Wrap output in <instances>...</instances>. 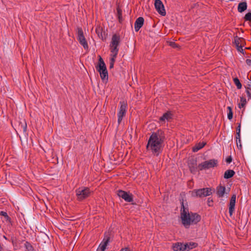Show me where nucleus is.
Here are the masks:
<instances>
[{
    "mask_svg": "<svg viewBox=\"0 0 251 251\" xmlns=\"http://www.w3.org/2000/svg\"><path fill=\"white\" fill-rule=\"evenodd\" d=\"M180 218L183 226L189 228L191 225L198 224L201 220V216L196 213L189 212L188 208L185 207L184 203L181 202Z\"/></svg>",
    "mask_w": 251,
    "mask_h": 251,
    "instance_id": "nucleus-2",
    "label": "nucleus"
},
{
    "mask_svg": "<svg viewBox=\"0 0 251 251\" xmlns=\"http://www.w3.org/2000/svg\"><path fill=\"white\" fill-rule=\"evenodd\" d=\"M247 103V101L246 99L241 97L240 99V103H239V107L240 108H243L245 106Z\"/></svg>",
    "mask_w": 251,
    "mask_h": 251,
    "instance_id": "nucleus-27",
    "label": "nucleus"
},
{
    "mask_svg": "<svg viewBox=\"0 0 251 251\" xmlns=\"http://www.w3.org/2000/svg\"><path fill=\"white\" fill-rule=\"evenodd\" d=\"M120 43V36L116 34H114L112 37L109 46L111 54H113L114 56L118 54L119 52L118 46H119Z\"/></svg>",
    "mask_w": 251,
    "mask_h": 251,
    "instance_id": "nucleus-6",
    "label": "nucleus"
},
{
    "mask_svg": "<svg viewBox=\"0 0 251 251\" xmlns=\"http://www.w3.org/2000/svg\"><path fill=\"white\" fill-rule=\"evenodd\" d=\"M110 242V237L106 236L104 237L96 251H104Z\"/></svg>",
    "mask_w": 251,
    "mask_h": 251,
    "instance_id": "nucleus-13",
    "label": "nucleus"
},
{
    "mask_svg": "<svg viewBox=\"0 0 251 251\" xmlns=\"http://www.w3.org/2000/svg\"><path fill=\"white\" fill-rule=\"evenodd\" d=\"M246 88V92L248 95V97L249 99H251V80L249 79V80L247 82L246 85L245 86Z\"/></svg>",
    "mask_w": 251,
    "mask_h": 251,
    "instance_id": "nucleus-19",
    "label": "nucleus"
},
{
    "mask_svg": "<svg viewBox=\"0 0 251 251\" xmlns=\"http://www.w3.org/2000/svg\"><path fill=\"white\" fill-rule=\"evenodd\" d=\"M97 71L100 73L101 79L103 80H108V72L104 62L100 56H99V63L96 67Z\"/></svg>",
    "mask_w": 251,
    "mask_h": 251,
    "instance_id": "nucleus-4",
    "label": "nucleus"
},
{
    "mask_svg": "<svg viewBox=\"0 0 251 251\" xmlns=\"http://www.w3.org/2000/svg\"><path fill=\"white\" fill-rule=\"evenodd\" d=\"M227 109L228 110L227 113V118L229 120H231L233 117V113L232 111V109L230 107L228 106Z\"/></svg>",
    "mask_w": 251,
    "mask_h": 251,
    "instance_id": "nucleus-29",
    "label": "nucleus"
},
{
    "mask_svg": "<svg viewBox=\"0 0 251 251\" xmlns=\"http://www.w3.org/2000/svg\"><path fill=\"white\" fill-rule=\"evenodd\" d=\"M76 200L82 201L89 198L93 193V191L89 187L82 186L77 188L75 191Z\"/></svg>",
    "mask_w": 251,
    "mask_h": 251,
    "instance_id": "nucleus-3",
    "label": "nucleus"
},
{
    "mask_svg": "<svg viewBox=\"0 0 251 251\" xmlns=\"http://www.w3.org/2000/svg\"><path fill=\"white\" fill-rule=\"evenodd\" d=\"M144 23V19L143 17H139L134 23V29L136 31H138L142 27Z\"/></svg>",
    "mask_w": 251,
    "mask_h": 251,
    "instance_id": "nucleus-17",
    "label": "nucleus"
},
{
    "mask_svg": "<svg viewBox=\"0 0 251 251\" xmlns=\"http://www.w3.org/2000/svg\"><path fill=\"white\" fill-rule=\"evenodd\" d=\"M233 82L238 89H240L242 88V84L240 83L239 79L237 77L233 78Z\"/></svg>",
    "mask_w": 251,
    "mask_h": 251,
    "instance_id": "nucleus-26",
    "label": "nucleus"
},
{
    "mask_svg": "<svg viewBox=\"0 0 251 251\" xmlns=\"http://www.w3.org/2000/svg\"><path fill=\"white\" fill-rule=\"evenodd\" d=\"M119 105L120 106L117 113L118 125L121 124L124 117L125 116L127 109V104L125 101H121L119 103Z\"/></svg>",
    "mask_w": 251,
    "mask_h": 251,
    "instance_id": "nucleus-7",
    "label": "nucleus"
},
{
    "mask_svg": "<svg viewBox=\"0 0 251 251\" xmlns=\"http://www.w3.org/2000/svg\"><path fill=\"white\" fill-rule=\"evenodd\" d=\"M245 16H251V12H248Z\"/></svg>",
    "mask_w": 251,
    "mask_h": 251,
    "instance_id": "nucleus-45",
    "label": "nucleus"
},
{
    "mask_svg": "<svg viewBox=\"0 0 251 251\" xmlns=\"http://www.w3.org/2000/svg\"><path fill=\"white\" fill-rule=\"evenodd\" d=\"M247 4L246 2H242L238 4V12L242 13L247 9Z\"/></svg>",
    "mask_w": 251,
    "mask_h": 251,
    "instance_id": "nucleus-22",
    "label": "nucleus"
},
{
    "mask_svg": "<svg viewBox=\"0 0 251 251\" xmlns=\"http://www.w3.org/2000/svg\"><path fill=\"white\" fill-rule=\"evenodd\" d=\"M239 132L240 133L241 132V123H239L238 126L236 128V132Z\"/></svg>",
    "mask_w": 251,
    "mask_h": 251,
    "instance_id": "nucleus-39",
    "label": "nucleus"
},
{
    "mask_svg": "<svg viewBox=\"0 0 251 251\" xmlns=\"http://www.w3.org/2000/svg\"><path fill=\"white\" fill-rule=\"evenodd\" d=\"M173 249L174 251H187L185 244L178 242L173 244Z\"/></svg>",
    "mask_w": 251,
    "mask_h": 251,
    "instance_id": "nucleus-16",
    "label": "nucleus"
},
{
    "mask_svg": "<svg viewBox=\"0 0 251 251\" xmlns=\"http://www.w3.org/2000/svg\"><path fill=\"white\" fill-rule=\"evenodd\" d=\"M120 251H130L129 248H122Z\"/></svg>",
    "mask_w": 251,
    "mask_h": 251,
    "instance_id": "nucleus-41",
    "label": "nucleus"
},
{
    "mask_svg": "<svg viewBox=\"0 0 251 251\" xmlns=\"http://www.w3.org/2000/svg\"><path fill=\"white\" fill-rule=\"evenodd\" d=\"M206 145L205 142H200L198 144H196L192 149V151L193 152H197L200 150L202 148L204 147V146Z\"/></svg>",
    "mask_w": 251,
    "mask_h": 251,
    "instance_id": "nucleus-20",
    "label": "nucleus"
},
{
    "mask_svg": "<svg viewBox=\"0 0 251 251\" xmlns=\"http://www.w3.org/2000/svg\"><path fill=\"white\" fill-rule=\"evenodd\" d=\"M246 21L251 22V17H244Z\"/></svg>",
    "mask_w": 251,
    "mask_h": 251,
    "instance_id": "nucleus-42",
    "label": "nucleus"
},
{
    "mask_svg": "<svg viewBox=\"0 0 251 251\" xmlns=\"http://www.w3.org/2000/svg\"><path fill=\"white\" fill-rule=\"evenodd\" d=\"M0 215L4 216L7 220H8L10 219L9 217L8 216L7 213L6 212L2 211H0Z\"/></svg>",
    "mask_w": 251,
    "mask_h": 251,
    "instance_id": "nucleus-30",
    "label": "nucleus"
},
{
    "mask_svg": "<svg viewBox=\"0 0 251 251\" xmlns=\"http://www.w3.org/2000/svg\"><path fill=\"white\" fill-rule=\"evenodd\" d=\"M185 245L186 246L187 251H189L191 249L196 248L198 244L196 243H186Z\"/></svg>",
    "mask_w": 251,
    "mask_h": 251,
    "instance_id": "nucleus-25",
    "label": "nucleus"
},
{
    "mask_svg": "<svg viewBox=\"0 0 251 251\" xmlns=\"http://www.w3.org/2000/svg\"><path fill=\"white\" fill-rule=\"evenodd\" d=\"M217 160L215 159H210L199 164L198 169L199 171L209 169L211 168H214V167L217 166Z\"/></svg>",
    "mask_w": 251,
    "mask_h": 251,
    "instance_id": "nucleus-8",
    "label": "nucleus"
},
{
    "mask_svg": "<svg viewBox=\"0 0 251 251\" xmlns=\"http://www.w3.org/2000/svg\"><path fill=\"white\" fill-rule=\"evenodd\" d=\"M114 64V63L110 62V66H109L110 69H112L113 68Z\"/></svg>",
    "mask_w": 251,
    "mask_h": 251,
    "instance_id": "nucleus-44",
    "label": "nucleus"
},
{
    "mask_svg": "<svg viewBox=\"0 0 251 251\" xmlns=\"http://www.w3.org/2000/svg\"><path fill=\"white\" fill-rule=\"evenodd\" d=\"M188 167L190 172L193 174H196L197 171H199L196 160L192 159L189 160L188 162Z\"/></svg>",
    "mask_w": 251,
    "mask_h": 251,
    "instance_id": "nucleus-15",
    "label": "nucleus"
},
{
    "mask_svg": "<svg viewBox=\"0 0 251 251\" xmlns=\"http://www.w3.org/2000/svg\"><path fill=\"white\" fill-rule=\"evenodd\" d=\"M16 238L15 237H11V238L10 239V241L12 242V245L14 247L16 246Z\"/></svg>",
    "mask_w": 251,
    "mask_h": 251,
    "instance_id": "nucleus-35",
    "label": "nucleus"
},
{
    "mask_svg": "<svg viewBox=\"0 0 251 251\" xmlns=\"http://www.w3.org/2000/svg\"><path fill=\"white\" fill-rule=\"evenodd\" d=\"M96 32L98 34L99 37L102 38V28L100 27H96Z\"/></svg>",
    "mask_w": 251,
    "mask_h": 251,
    "instance_id": "nucleus-28",
    "label": "nucleus"
},
{
    "mask_svg": "<svg viewBox=\"0 0 251 251\" xmlns=\"http://www.w3.org/2000/svg\"><path fill=\"white\" fill-rule=\"evenodd\" d=\"M2 247H1V248L0 249V251H2Z\"/></svg>",
    "mask_w": 251,
    "mask_h": 251,
    "instance_id": "nucleus-49",
    "label": "nucleus"
},
{
    "mask_svg": "<svg viewBox=\"0 0 251 251\" xmlns=\"http://www.w3.org/2000/svg\"><path fill=\"white\" fill-rule=\"evenodd\" d=\"M236 48L237 50L238 51H239V52H240L242 53L243 54H244V50L243 49V46H242H242H240L236 47Z\"/></svg>",
    "mask_w": 251,
    "mask_h": 251,
    "instance_id": "nucleus-34",
    "label": "nucleus"
},
{
    "mask_svg": "<svg viewBox=\"0 0 251 251\" xmlns=\"http://www.w3.org/2000/svg\"><path fill=\"white\" fill-rule=\"evenodd\" d=\"M117 56V55H115L114 57L113 54H111V58H110V62L115 63Z\"/></svg>",
    "mask_w": 251,
    "mask_h": 251,
    "instance_id": "nucleus-33",
    "label": "nucleus"
},
{
    "mask_svg": "<svg viewBox=\"0 0 251 251\" xmlns=\"http://www.w3.org/2000/svg\"><path fill=\"white\" fill-rule=\"evenodd\" d=\"M117 195L122 198L126 202H131L133 201V195L129 192H126L122 190L117 191Z\"/></svg>",
    "mask_w": 251,
    "mask_h": 251,
    "instance_id": "nucleus-10",
    "label": "nucleus"
},
{
    "mask_svg": "<svg viewBox=\"0 0 251 251\" xmlns=\"http://www.w3.org/2000/svg\"><path fill=\"white\" fill-rule=\"evenodd\" d=\"M169 44V45L173 48H177L178 47V45L173 41L170 42Z\"/></svg>",
    "mask_w": 251,
    "mask_h": 251,
    "instance_id": "nucleus-31",
    "label": "nucleus"
},
{
    "mask_svg": "<svg viewBox=\"0 0 251 251\" xmlns=\"http://www.w3.org/2000/svg\"><path fill=\"white\" fill-rule=\"evenodd\" d=\"M246 63L248 66H251V59H247L246 60Z\"/></svg>",
    "mask_w": 251,
    "mask_h": 251,
    "instance_id": "nucleus-40",
    "label": "nucleus"
},
{
    "mask_svg": "<svg viewBox=\"0 0 251 251\" xmlns=\"http://www.w3.org/2000/svg\"><path fill=\"white\" fill-rule=\"evenodd\" d=\"M165 139V133L162 130L158 129L152 132L148 140L147 149L153 154L158 155L162 151Z\"/></svg>",
    "mask_w": 251,
    "mask_h": 251,
    "instance_id": "nucleus-1",
    "label": "nucleus"
},
{
    "mask_svg": "<svg viewBox=\"0 0 251 251\" xmlns=\"http://www.w3.org/2000/svg\"><path fill=\"white\" fill-rule=\"evenodd\" d=\"M214 189L211 188H203L194 189L192 191V196L199 198L205 197L212 194Z\"/></svg>",
    "mask_w": 251,
    "mask_h": 251,
    "instance_id": "nucleus-5",
    "label": "nucleus"
},
{
    "mask_svg": "<svg viewBox=\"0 0 251 251\" xmlns=\"http://www.w3.org/2000/svg\"><path fill=\"white\" fill-rule=\"evenodd\" d=\"M236 141H238V140L241 139V135L239 132H236V135L235 136Z\"/></svg>",
    "mask_w": 251,
    "mask_h": 251,
    "instance_id": "nucleus-37",
    "label": "nucleus"
},
{
    "mask_svg": "<svg viewBox=\"0 0 251 251\" xmlns=\"http://www.w3.org/2000/svg\"><path fill=\"white\" fill-rule=\"evenodd\" d=\"M26 129V125L25 124V126L24 127V131H25Z\"/></svg>",
    "mask_w": 251,
    "mask_h": 251,
    "instance_id": "nucleus-47",
    "label": "nucleus"
},
{
    "mask_svg": "<svg viewBox=\"0 0 251 251\" xmlns=\"http://www.w3.org/2000/svg\"><path fill=\"white\" fill-rule=\"evenodd\" d=\"M117 12L118 16H122V10L121 7L118 5L117 7Z\"/></svg>",
    "mask_w": 251,
    "mask_h": 251,
    "instance_id": "nucleus-32",
    "label": "nucleus"
},
{
    "mask_svg": "<svg viewBox=\"0 0 251 251\" xmlns=\"http://www.w3.org/2000/svg\"><path fill=\"white\" fill-rule=\"evenodd\" d=\"M213 202V200L212 199L209 198H208V200H207V202H208V204H209V206H210V205L209 204V203L210 202Z\"/></svg>",
    "mask_w": 251,
    "mask_h": 251,
    "instance_id": "nucleus-43",
    "label": "nucleus"
},
{
    "mask_svg": "<svg viewBox=\"0 0 251 251\" xmlns=\"http://www.w3.org/2000/svg\"><path fill=\"white\" fill-rule=\"evenodd\" d=\"M229 191L230 190L228 189L227 191H226V188L225 186H222L221 184H220L219 186H218L216 189V194L219 198H223L225 194H228L229 192Z\"/></svg>",
    "mask_w": 251,
    "mask_h": 251,
    "instance_id": "nucleus-12",
    "label": "nucleus"
},
{
    "mask_svg": "<svg viewBox=\"0 0 251 251\" xmlns=\"http://www.w3.org/2000/svg\"><path fill=\"white\" fill-rule=\"evenodd\" d=\"M235 173L232 170H228L226 171L224 173V178L226 179H228L232 177Z\"/></svg>",
    "mask_w": 251,
    "mask_h": 251,
    "instance_id": "nucleus-23",
    "label": "nucleus"
},
{
    "mask_svg": "<svg viewBox=\"0 0 251 251\" xmlns=\"http://www.w3.org/2000/svg\"><path fill=\"white\" fill-rule=\"evenodd\" d=\"M244 40L242 38H240L237 36L234 37L233 44L235 45V47L242 46Z\"/></svg>",
    "mask_w": 251,
    "mask_h": 251,
    "instance_id": "nucleus-21",
    "label": "nucleus"
},
{
    "mask_svg": "<svg viewBox=\"0 0 251 251\" xmlns=\"http://www.w3.org/2000/svg\"><path fill=\"white\" fill-rule=\"evenodd\" d=\"M25 248L26 251H35L33 246L31 245V244L26 241L24 244Z\"/></svg>",
    "mask_w": 251,
    "mask_h": 251,
    "instance_id": "nucleus-24",
    "label": "nucleus"
},
{
    "mask_svg": "<svg viewBox=\"0 0 251 251\" xmlns=\"http://www.w3.org/2000/svg\"><path fill=\"white\" fill-rule=\"evenodd\" d=\"M236 200V196L235 194L232 195L230 200L229 204V214L230 216L233 215V212L235 211V206Z\"/></svg>",
    "mask_w": 251,
    "mask_h": 251,
    "instance_id": "nucleus-14",
    "label": "nucleus"
},
{
    "mask_svg": "<svg viewBox=\"0 0 251 251\" xmlns=\"http://www.w3.org/2000/svg\"><path fill=\"white\" fill-rule=\"evenodd\" d=\"M154 6L156 11L161 16L166 15V11L164 5L160 0H155Z\"/></svg>",
    "mask_w": 251,
    "mask_h": 251,
    "instance_id": "nucleus-11",
    "label": "nucleus"
},
{
    "mask_svg": "<svg viewBox=\"0 0 251 251\" xmlns=\"http://www.w3.org/2000/svg\"><path fill=\"white\" fill-rule=\"evenodd\" d=\"M226 161L227 163H228V164L230 163L231 162V161H232V157L230 156L227 157L226 158Z\"/></svg>",
    "mask_w": 251,
    "mask_h": 251,
    "instance_id": "nucleus-38",
    "label": "nucleus"
},
{
    "mask_svg": "<svg viewBox=\"0 0 251 251\" xmlns=\"http://www.w3.org/2000/svg\"><path fill=\"white\" fill-rule=\"evenodd\" d=\"M76 31L77 35V38L79 43L82 46H83L85 50H88L89 46L87 44V42L84 36L82 29L81 27H77L76 28Z\"/></svg>",
    "mask_w": 251,
    "mask_h": 251,
    "instance_id": "nucleus-9",
    "label": "nucleus"
},
{
    "mask_svg": "<svg viewBox=\"0 0 251 251\" xmlns=\"http://www.w3.org/2000/svg\"><path fill=\"white\" fill-rule=\"evenodd\" d=\"M172 113L170 111H167L159 118V121L160 122L169 121L170 119H172Z\"/></svg>",
    "mask_w": 251,
    "mask_h": 251,
    "instance_id": "nucleus-18",
    "label": "nucleus"
},
{
    "mask_svg": "<svg viewBox=\"0 0 251 251\" xmlns=\"http://www.w3.org/2000/svg\"><path fill=\"white\" fill-rule=\"evenodd\" d=\"M123 17H121V16L118 17L120 22L123 20Z\"/></svg>",
    "mask_w": 251,
    "mask_h": 251,
    "instance_id": "nucleus-46",
    "label": "nucleus"
},
{
    "mask_svg": "<svg viewBox=\"0 0 251 251\" xmlns=\"http://www.w3.org/2000/svg\"><path fill=\"white\" fill-rule=\"evenodd\" d=\"M236 144H237V147L239 149H241L242 148L241 139L238 140V141H236Z\"/></svg>",
    "mask_w": 251,
    "mask_h": 251,
    "instance_id": "nucleus-36",
    "label": "nucleus"
},
{
    "mask_svg": "<svg viewBox=\"0 0 251 251\" xmlns=\"http://www.w3.org/2000/svg\"><path fill=\"white\" fill-rule=\"evenodd\" d=\"M3 238H4L5 240H7V237H6L5 236H3Z\"/></svg>",
    "mask_w": 251,
    "mask_h": 251,
    "instance_id": "nucleus-48",
    "label": "nucleus"
}]
</instances>
